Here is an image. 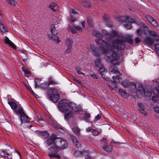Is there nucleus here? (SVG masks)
<instances>
[{"label": "nucleus", "mask_w": 159, "mask_h": 159, "mask_svg": "<svg viewBox=\"0 0 159 159\" xmlns=\"http://www.w3.org/2000/svg\"><path fill=\"white\" fill-rule=\"evenodd\" d=\"M93 34L96 37L98 38L96 40V42L100 48L99 49H98L94 47H92V49L93 54L96 57H98L100 54V50L104 54L111 50L112 53V55L111 56L107 55L106 57L107 60L113 65H118L119 63V60L120 56L119 55L112 51V42L107 43L102 39V34L95 30H93Z\"/></svg>", "instance_id": "nucleus-1"}, {"label": "nucleus", "mask_w": 159, "mask_h": 159, "mask_svg": "<svg viewBox=\"0 0 159 159\" xmlns=\"http://www.w3.org/2000/svg\"><path fill=\"white\" fill-rule=\"evenodd\" d=\"M129 43L130 44H133L134 40L130 38L123 37L121 39H115L112 42L111 49L113 52L116 53L119 49H123L125 48V42Z\"/></svg>", "instance_id": "nucleus-2"}, {"label": "nucleus", "mask_w": 159, "mask_h": 159, "mask_svg": "<svg viewBox=\"0 0 159 159\" xmlns=\"http://www.w3.org/2000/svg\"><path fill=\"white\" fill-rule=\"evenodd\" d=\"M57 138L54 134L52 135L46 140V143L48 146H51L50 152L48 155L50 157H55L57 159L61 158V156L56 152L57 150V145H56V140Z\"/></svg>", "instance_id": "nucleus-3"}, {"label": "nucleus", "mask_w": 159, "mask_h": 159, "mask_svg": "<svg viewBox=\"0 0 159 159\" xmlns=\"http://www.w3.org/2000/svg\"><path fill=\"white\" fill-rule=\"evenodd\" d=\"M47 95L49 100L54 103L57 102L60 99L59 95L57 89L53 88L48 89Z\"/></svg>", "instance_id": "nucleus-4"}, {"label": "nucleus", "mask_w": 159, "mask_h": 159, "mask_svg": "<svg viewBox=\"0 0 159 159\" xmlns=\"http://www.w3.org/2000/svg\"><path fill=\"white\" fill-rule=\"evenodd\" d=\"M131 22L133 23H137V24L140 27L143 28V29H138L136 31L137 35L142 37H144L148 35V27L143 23H141L139 22H136V20H131Z\"/></svg>", "instance_id": "nucleus-5"}, {"label": "nucleus", "mask_w": 159, "mask_h": 159, "mask_svg": "<svg viewBox=\"0 0 159 159\" xmlns=\"http://www.w3.org/2000/svg\"><path fill=\"white\" fill-rule=\"evenodd\" d=\"M70 102L65 99H62L58 102V107L61 112H65L68 110Z\"/></svg>", "instance_id": "nucleus-6"}, {"label": "nucleus", "mask_w": 159, "mask_h": 159, "mask_svg": "<svg viewBox=\"0 0 159 159\" xmlns=\"http://www.w3.org/2000/svg\"><path fill=\"white\" fill-rule=\"evenodd\" d=\"M14 111L16 114H19L20 116V120L21 124L23 123V120L24 122H27L30 121V118L25 114L22 108H19Z\"/></svg>", "instance_id": "nucleus-7"}, {"label": "nucleus", "mask_w": 159, "mask_h": 159, "mask_svg": "<svg viewBox=\"0 0 159 159\" xmlns=\"http://www.w3.org/2000/svg\"><path fill=\"white\" fill-rule=\"evenodd\" d=\"M95 63L96 66L99 68V72L102 75V77L104 79L108 81L109 79V78L106 77L105 75H103L106 72V70L105 68L103 67L102 64L101 63L100 59L99 58L97 59L95 61Z\"/></svg>", "instance_id": "nucleus-8"}, {"label": "nucleus", "mask_w": 159, "mask_h": 159, "mask_svg": "<svg viewBox=\"0 0 159 159\" xmlns=\"http://www.w3.org/2000/svg\"><path fill=\"white\" fill-rule=\"evenodd\" d=\"M137 95L140 94V96H145L148 97H150L152 95V93L148 90H145L144 88L141 85L139 86L137 91Z\"/></svg>", "instance_id": "nucleus-9"}, {"label": "nucleus", "mask_w": 159, "mask_h": 159, "mask_svg": "<svg viewBox=\"0 0 159 159\" xmlns=\"http://www.w3.org/2000/svg\"><path fill=\"white\" fill-rule=\"evenodd\" d=\"M56 145L59 146L61 149H64L68 146V143L66 141L61 138H57L56 140Z\"/></svg>", "instance_id": "nucleus-10"}, {"label": "nucleus", "mask_w": 159, "mask_h": 159, "mask_svg": "<svg viewBox=\"0 0 159 159\" xmlns=\"http://www.w3.org/2000/svg\"><path fill=\"white\" fill-rule=\"evenodd\" d=\"M111 72L116 75V76H113L112 77L113 80L114 82H116V83H121L123 82L122 79L120 77L121 76V74L119 71L116 69H112L111 70Z\"/></svg>", "instance_id": "nucleus-11"}, {"label": "nucleus", "mask_w": 159, "mask_h": 159, "mask_svg": "<svg viewBox=\"0 0 159 159\" xmlns=\"http://www.w3.org/2000/svg\"><path fill=\"white\" fill-rule=\"evenodd\" d=\"M101 145L103 150L106 152H109L111 151V148L108 145L105 139H103L101 140Z\"/></svg>", "instance_id": "nucleus-12"}, {"label": "nucleus", "mask_w": 159, "mask_h": 159, "mask_svg": "<svg viewBox=\"0 0 159 159\" xmlns=\"http://www.w3.org/2000/svg\"><path fill=\"white\" fill-rule=\"evenodd\" d=\"M69 107L75 111H79L81 110V107L79 105L75 104L73 102H70Z\"/></svg>", "instance_id": "nucleus-13"}, {"label": "nucleus", "mask_w": 159, "mask_h": 159, "mask_svg": "<svg viewBox=\"0 0 159 159\" xmlns=\"http://www.w3.org/2000/svg\"><path fill=\"white\" fill-rule=\"evenodd\" d=\"M63 112L65 113L64 118L66 120H68L72 118L74 115L73 111H68V110L65 112Z\"/></svg>", "instance_id": "nucleus-14"}, {"label": "nucleus", "mask_w": 159, "mask_h": 159, "mask_svg": "<svg viewBox=\"0 0 159 159\" xmlns=\"http://www.w3.org/2000/svg\"><path fill=\"white\" fill-rule=\"evenodd\" d=\"M143 41L145 43L151 46L153 44L154 40L152 38L148 37L145 38Z\"/></svg>", "instance_id": "nucleus-15"}, {"label": "nucleus", "mask_w": 159, "mask_h": 159, "mask_svg": "<svg viewBox=\"0 0 159 159\" xmlns=\"http://www.w3.org/2000/svg\"><path fill=\"white\" fill-rule=\"evenodd\" d=\"M138 106L139 107V110L140 112L144 115H146L147 113L145 110L144 105L142 103L140 102L138 104Z\"/></svg>", "instance_id": "nucleus-16"}, {"label": "nucleus", "mask_w": 159, "mask_h": 159, "mask_svg": "<svg viewBox=\"0 0 159 159\" xmlns=\"http://www.w3.org/2000/svg\"><path fill=\"white\" fill-rule=\"evenodd\" d=\"M4 41L6 43L8 44L13 49H16V46L7 36H5L4 37Z\"/></svg>", "instance_id": "nucleus-17"}, {"label": "nucleus", "mask_w": 159, "mask_h": 159, "mask_svg": "<svg viewBox=\"0 0 159 159\" xmlns=\"http://www.w3.org/2000/svg\"><path fill=\"white\" fill-rule=\"evenodd\" d=\"M0 155L2 157L7 158V157L9 155V153L8 152L7 150H0Z\"/></svg>", "instance_id": "nucleus-18"}, {"label": "nucleus", "mask_w": 159, "mask_h": 159, "mask_svg": "<svg viewBox=\"0 0 159 159\" xmlns=\"http://www.w3.org/2000/svg\"><path fill=\"white\" fill-rule=\"evenodd\" d=\"M82 5L86 7H91V3L89 0H82Z\"/></svg>", "instance_id": "nucleus-19"}, {"label": "nucleus", "mask_w": 159, "mask_h": 159, "mask_svg": "<svg viewBox=\"0 0 159 159\" xmlns=\"http://www.w3.org/2000/svg\"><path fill=\"white\" fill-rule=\"evenodd\" d=\"M129 88L132 92H134L136 91V84L134 82L131 83L129 85Z\"/></svg>", "instance_id": "nucleus-20"}, {"label": "nucleus", "mask_w": 159, "mask_h": 159, "mask_svg": "<svg viewBox=\"0 0 159 159\" xmlns=\"http://www.w3.org/2000/svg\"><path fill=\"white\" fill-rule=\"evenodd\" d=\"M49 38L50 39L53 40L54 42H57V43L60 42L59 40V38L56 35H49Z\"/></svg>", "instance_id": "nucleus-21"}, {"label": "nucleus", "mask_w": 159, "mask_h": 159, "mask_svg": "<svg viewBox=\"0 0 159 159\" xmlns=\"http://www.w3.org/2000/svg\"><path fill=\"white\" fill-rule=\"evenodd\" d=\"M74 132L78 136L80 135V130L79 128L77 126H75L72 128Z\"/></svg>", "instance_id": "nucleus-22"}, {"label": "nucleus", "mask_w": 159, "mask_h": 159, "mask_svg": "<svg viewBox=\"0 0 159 159\" xmlns=\"http://www.w3.org/2000/svg\"><path fill=\"white\" fill-rule=\"evenodd\" d=\"M118 92L120 94L125 98H127L128 96V94L122 89H119Z\"/></svg>", "instance_id": "nucleus-23"}, {"label": "nucleus", "mask_w": 159, "mask_h": 159, "mask_svg": "<svg viewBox=\"0 0 159 159\" xmlns=\"http://www.w3.org/2000/svg\"><path fill=\"white\" fill-rule=\"evenodd\" d=\"M85 151L81 152L79 150L76 151L74 154L75 157H80L81 155H85Z\"/></svg>", "instance_id": "nucleus-24"}, {"label": "nucleus", "mask_w": 159, "mask_h": 159, "mask_svg": "<svg viewBox=\"0 0 159 159\" xmlns=\"http://www.w3.org/2000/svg\"><path fill=\"white\" fill-rule=\"evenodd\" d=\"M0 29L2 32L5 33L7 31L6 28L2 23V20H0Z\"/></svg>", "instance_id": "nucleus-25"}, {"label": "nucleus", "mask_w": 159, "mask_h": 159, "mask_svg": "<svg viewBox=\"0 0 159 159\" xmlns=\"http://www.w3.org/2000/svg\"><path fill=\"white\" fill-rule=\"evenodd\" d=\"M8 104L11 107V109L13 110H16L17 108V105L16 103L14 101H11L8 102Z\"/></svg>", "instance_id": "nucleus-26"}, {"label": "nucleus", "mask_w": 159, "mask_h": 159, "mask_svg": "<svg viewBox=\"0 0 159 159\" xmlns=\"http://www.w3.org/2000/svg\"><path fill=\"white\" fill-rule=\"evenodd\" d=\"M22 71L24 72L25 76V77H29L31 73L27 69H25L24 67H21Z\"/></svg>", "instance_id": "nucleus-27"}, {"label": "nucleus", "mask_w": 159, "mask_h": 159, "mask_svg": "<svg viewBox=\"0 0 159 159\" xmlns=\"http://www.w3.org/2000/svg\"><path fill=\"white\" fill-rule=\"evenodd\" d=\"M103 33L105 34L108 36H110L112 37V36H116L117 35V32L113 31L112 32L108 33L106 30H103Z\"/></svg>", "instance_id": "nucleus-28"}, {"label": "nucleus", "mask_w": 159, "mask_h": 159, "mask_svg": "<svg viewBox=\"0 0 159 159\" xmlns=\"http://www.w3.org/2000/svg\"><path fill=\"white\" fill-rule=\"evenodd\" d=\"M50 7L53 11H56L57 10L58 8V7L55 3H52L49 5Z\"/></svg>", "instance_id": "nucleus-29"}, {"label": "nucleus", "mask_w": 159, "mask_h": 159, "mask_svg": "<svg viewBox=\"0 0 159 159\" xmlns=\"http://www.w3.org/2000/svg\"><path fill=\"white\" fill-rule=\"evenodd\" d=\"M73 142L75 144V146L78 148L80 147L81 144L77 140V139L74 137L73 139Z\"/></svg>", "instance_id": "nucleus-30"}, {"label": "nucleus", "mask_w": 159, "mask_h": 159, "mask_svg": "<svg viewBox=\"0 0 159 159\" xmlns=\"http://www.w3.org/2000/svg\"><path fill=\"white\" fill-rule=\"evenodd\" d=\"M51 31L52 33V35H56L57 34L58 32L56 30L55 27L53 25H52L51 28Z\"/></svg>", "instance_id": "nucleus-31"}, {"label": "nucleus", "mask_w": 159, "mask_h": 159, "mask_svg": "<svg viewBox=\"0 0 159 159\" xmlns=\"http://www.w3.org/2000/svg\"><path fill=\"white\" fill-rule=\"evenodd\" d=\"M149 34L150 35L154 37L157 35V33L154 31L150 30L148 28V35Z\"/></svg>", "instance_id": "nucleus-32"}, {"label": "nucleus", "mask_w": 159, "mask_h": 159, "mask_svg": "<svg viewBox=\"0 0 159 159\" xmlns=\"http://www.w3.org/2000/svg\"><path fill=\"white\" fill-rule=\"evenodd\" d=\"M41 80V78L35 79L34 80V82H35V88H36L37 87H40V85H38V83H39L40 81Z\"/></svg>", "instance_id": "nucleus-33"}, {"label": "nucleus", "mask_w": 159, "mask_h": 159, "mask_svg": "<svg viewBox=\"0 0 159 159\" xmlns=\"http://www.w3.org/2000/svg\"><path fill=\"white\" fill-rule=\"evenodd\" d=\"M149 23L154 27H157L158 26V24L156 20H148Z\"/></svg>", "instance_id": "nucleus-34"}, {"label": "nucleus", "mask_w": 159, "mask_h": 159, "mask_svg": "<svg viewBox=\"0 0 159 159\" xmlns=\"http://www.w3.org/2000/svg\"><path fill=\"white\" fill-rule=\"evenodd\" d=\"M119 20H134V19L131 18H130L129 16H125L123 17H119Z\"/></svg>", "instance_id": "nucleus-35"}, {"label": "nucleus", "mask_w": 159, "mask_h": 159, "mask_svg": "<svg viewBox=\"0 0 159 159\" xmlns=\"http://www.w3.org/2000/svg\"><path fill=\"white\" fill-rule=\"evenodd\" d=\"M49 86V84L48 83L45 82L40 85V87H42L43 89H46L48 88Z\"/></svg>", "instance_id": "nucleus-36"}, {"label": "nucleus", "mask_w": 159, "mask_h": 159, "mask_svg": "<svg viewBox=\"0 0 159 159\" xmlns=\"http://www.w3.org/2000/svg\"><path fill=\"white\" fill-rule=\"evenodd\" d=\"M67 30L69 31H71L73 34H75L76 33V31L75 29L71 27L70 26L68 25L67 28Z\"/></svg>", "instance_id": "nucleus-37"}, {"label": "nucleus", "mask_w": 159, "mask_h": 159, "mask_svg": "<svg viewBox=\"0 0 159 159\" xmlns=\"http://www.w3.org/2000/svg\"><path fill=\"white\" fill-rule=\"evenodd\" d=\"M155 52L159 57V44H156L154 46Z\"/></svg>", "instance_id": "nucleus-38"}, {"label": "nucleus", "mask_w": 159, "mask_h": 159, "mask_svg": "<svg viewBox=\"0 0 159 159\" xmlns=\"http://www.w3.org/2000/svg\"><path fill=\"white\" fill-rule=\"evenodd\" d=\"M66 43L68 47L71 48L72 43L71 40L70 39H68L66 41Z\"/></svg>", "instance_id": "nucleus-39"}, {"label": "nucleus", "mask_w": 159, "mask_h": 159, "mask_svg": "<svg viewBox=\"0 0 159 159\" xmlns=\"http://www.w3.org/2000/svg\"><path fill=\"white\" fill-rule=\"evenodd\" d=\"M92 133L93 135L95 136H97L99 134V132L98 131L93 129Z\"/></svg>", "instance_id": "nucleus-40"}, {"label": "nucleus", "mask_w": 159, "mask_h": 159, "mask_svg": "<svg viewBox=\"0 0 159 159\" xmlns=\"http://www.w3.org/2000/svg\"><path fill=\"white\" fill-rule=\"evenodd\" d=\"M7 2L12 6H15L16 4V2L14 0H9Z\"/></svg>", "instance_id": "nucleus-41"}, {"label": "nucleus", "mask_w": 159, "mask_h": 159, "mask_svg": "<svg viewBox=\"0 0 159 159\" xmlns=\"http://www.w3.org/2000/svg\"><path fill=\"white\" fill-rule=\"evenodd\" d=\"M87 152L86 151H85V155H84L85 156V159H92V158L90 156L86 154H87Z\"/></svg>", "instance_id": "nucleus-42"}, {"label": "nucleus", "mask_w": 159, "mask_h": 159, "mask_svg": "<svg viewBox=\"0 0 159 159\" xmlns=\"http://www.w3.org/2000/svg\"><path fill=\"white\" fill-rule=\"evenodd\" d=\"M26 87L27 90H29L30 92L32 93H34V92L33 91L31 87L30 86L26 85Z\"/></svg>", "instance_id": "nucleus-43"}, {"label": "nucleus", "mask_w": 159, "mask_h": 159, "mask_svg": "<svg viewBox=\"0 0 159 159\" xmlns=\"http://www.w3.org/2000/svg\"><path fill=\"white\" fill-rule=\"evenodd\" d=\"M111 19L110 17H109L108 15H104L103 16V20H109Z\"/></svg>", "instance_id": "nucleus-44"}, {"label": "nucleus", "mask_w": 159, "mask_h": 159, "mask_svg": "<svg viewBox=\"0 0 159 159\" xmlns=\"http://www.w3.org/2000/svg\"><path fill=\"white\" fill-rule=\"evenodd\" d=\"M48 83L49 84V85L50 84H56V82L52 80H49Z\"/></svg>", "instance_id": "nucleus-45"}, {"label": "nucleus", "mask_w": 159, "mask_h": 159, "mask_svg": "<svg viewBox=\"0 0 159 159\" xmlns=\"http://www.w3.org/2000/svg\"><path fill=\"white\" fill-rule=\"evenodd\" d=\"M80 67H78L76 68V70L79 74H83V73L80 70Z\"/></svg>", "instance_id": "nucleus-46"}, {"label": "nucleus", "mask_w": 159, "mask_h": 159, "mask_svg": "<svg viewBox=\"0 0 159 159\" xmlns=\"http://www.w3.org/2000/svg\"><path fill=\"white\" fill-rule=\"evenodd\" d=\"M90 116V115L89 113H86L84 115V117L86 119H88V118H89Z\"/></svg>", "instance_id": "nucleus-47"}, {"label": "nucleus", "mask_w": 159, "mask_h": 159, "mask_svg": "<svg viewBox=\"0 0 159 159\" xmlns=\"http://www.w3.org/2000/svg\"><path fill=\"white\" fill-rule=\"evenodd\" d=\"M111 85L114 88H116L117 87V84L116 82H114V81H111Z\"/></svg>", "instance_id": "nucleus-48"}, {"label": "nucleus", "mask_w": 159, "mask_h": 159, "mask_svg": "<svg viewBox=\"0 0 159 159\" xmlns=\"http://www.w3.org/2000/svg\"><path fill=\"white\" fill-rule=\"evenodd\" d=\"M135 41L136 43H139L140 42L141 40L139 37H137L135 39Z\"/></svg>", "instance_id": "nucleus-49"}, {"label": "nucleus", "mask_w": 159, "mask_h": 159, "mask_svg": "<svg viewBox=\"0 0 159 159\" xmlns=\"http://www.w3.org/2000/svg\"><path fill=\"white\" fill-rule=\"evenodd\" d=\"M125 26L127 29H129L131 28V25L129 23L128 24H126L124 25Z\"/></svg>", "instance_id": "nucleus-50"}, {"label": "nucleus", "mask_w": 159, "mask_h": 159, "mask_svg": "<svg viewBox=\"0 0 159 159\" xmlns=\"http://www.w3.org/2000/svg\"><path fill=\"white\" fill-rule=\"evenodd\" d=\"M93 130V129L92 128L90 127H89L86 129V131L87 132H92V131Z\"/></svg>", "instance_id": "nucleus-51"}, {"label": "nucleus", "mask_w": 159, "mask_h": 159, "mask_svg": "<svg viewBox=\"0 0 159 159\" xmlns=\"http://www.w3.org/2000/svg\"><path fill=\"white\" fill-rule=\"evenodd\" d=\"M75 27L76 30L78 31H81L83 29L80 27L77 26H75Z\"/></svg>", "instance_id": "nucleus-52"}, {"label": "nucleus", "mask_w": 159, "mask_h": 159, "mask_svg": "<svg viewBox=\"0 0 159 159\" xmlns=\"http://www.w3.org/2000/svg\"><path fill=\"white\" fill-rule=\"evenodd\" d=\"M35 133H37V134H39V135H43V134H44V132L40 131H36Z\"/></svg>", "instance_id": "nucleus-53"}, {"label": "nucleus", "mask_w": 159, "mask_h": 159, "mask_svg": "<svg viewBox=\"0 0 159 159\" xmlns=\"http://www.w3.org/2000/svg\"><path fill=\"white\" fill-rule=\"evenodd\" d=\"M146 18L147 20H154L153 19V18L151 16L149 15L146 16Z\"/></svg>", "instance_id": "nucleus-54"}, {"label": "nucleus", "mask_w": 159, "mask_h": 159, "mask_svg": "<svg viewBox=\"0 0 159 159\" xmlns=\"http://www.w3.org/2000/svg\"><path fill=\"white\" fill-rule=\"evenodd\" d=\"M154 110L155 112L159 113V107H156L154 108Z\"/></svg>", "instance_id": "nucleus-55"}, {"label": "nucleus", "mask_w": 159, "mask_h": 159, "mask_svg": "<svg viewBox=\"0 0 159 159\" xmlns=\"http://www.w3.org/2000/svg\"><path fill=\"white\" fill-rule=\"evenodd\" d=\"M101 115L98 114L95 117V119L97 120H99L101 118Z\"/></svg>", "instance_id": "nucleus-56"}, {"label": "nucleus", "mask_w": 159, "mask_h": 159, "mask_svg": "<svg viewBox=\"0 0 159 159\" xmlns=\"http://www.w3.org/2000/svg\"><path fill=\"white\" fill-rule=\"evenodd\" d=\"M92 78L94 79H98V77L97 75L95 74H93L91 75Z\"/></svg>", "instance_id": "nucleus-57"}, {"label": "nucleus", "mask_w": 159, "mask_h": 159, "mask_svg": "<svg viewBox=\"0 0 159 159\" xmlns=\"http://www.w3.org/2000/svg\"><path fill=\"white\" fill-rule=\"evenodd\" d=\"M71 48H69V47H68V48L66 50V53H68L70 51Z\"/></svg>", "instance_id": "nucleus-58"}, {"label": "nucleus", "mask_w": 159, "mask_h": 159, "mask_svg": "<svg viewBox=\"0 0 159 159\" xmlns=\"http://www.w3.org/2000/svg\"><path fill=\"white\" fill-rule=\"evenodd\" d=\"M71 12L72 13H73L74 14H76L77 13V11H75V10H74L73 9H71Z\"/></svg>", "instance_id": "nucleus-59"}, {"label": "nucleus", "mask_w": 159, "mask_h": 159, "mask_svg": "<svg viewBox=\"0 0 159 159\" xmlns=\"http://www.w3.org/2000/svg\"><path fill=\"white\" fill-rule=\"evenodd\" d=\"M156 37L155 38V39L156 41H159V37L158 36H156Z\"/></svg>", "instance_id": "nucleus-60"}, {"label": "nucleus", "mask_w": 159, "mask_h": 159, "mask_svg": "<svg viewBox=\"0 0 159 159\" xmlns=\"http://www.w3.org/2000/svg\"><path fill=\"white\" fill-rule=\"evenodd\" d=\"M81 24L82 25V27H84L85 26V22H84V21H83L81 23Z\"/></svg>", "instance_id": "nucleus-61"}, {"label": "nucleus", "mask_w": 159, "mask_h": 159, "mask_svg": "<svg viewBox=\"0 0 159 159\" xmlns=\"http://www.w3.org/2000/svg\"><path fill=\"white\" fill-rule=\"evenodd\" d=\"M122 85L125 87H127V84L126 83L125 84L124 82L122 83Z\"/></svg>", "instance_id": "nucleus-62"}, {"label": "nucleus", "mask_w": 159, "mask_h": 159, "mask_svg": "<svg viewBox=\"0 0 159 159\" xmlns=\"http://www.w3.org/2000/svg\"><path fill=\"white\" fill-rule=\"evenodd\" d=\"M27 59L26 58H23V61L25 62H26L27 61Z\"/></svg>", "instance_id": "nucleus-63"}, {"label": "nucleus", "mask_w": 159, "mask_h": 159, "mask_svg": "<svg viewBox=\"0 0 159 159\" xmlns=\"http://www.w3.org/2000/svg\"><path fill=\"white\" fill-rule=\"evenodd\" d=\"M33 94L34 95V96L36 98H37V97L38 96V95L37 94H36V93H35L34 92V93H33Z\"/></svg>", "instance_id": "nucleus-64"}]
</instances>
